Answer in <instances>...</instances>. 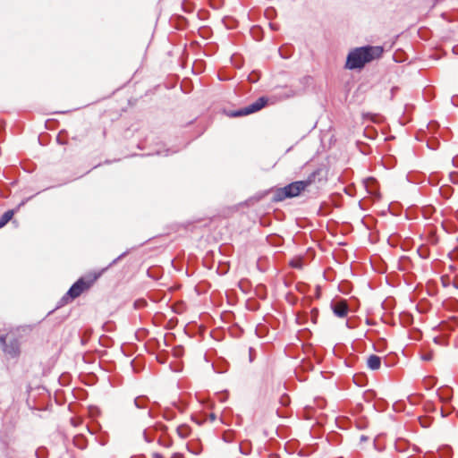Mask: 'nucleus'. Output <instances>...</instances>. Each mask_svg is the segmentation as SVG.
I'll return each instance as SVG.
<instances>
[{
    "instance_id": "nucleus-1",
    "label": "nucleus",
    "mask_w": 458,
    "mask_h": 458,
    "mask_svg": "<svg viewBox=\"0 0 458 458\" xmlns=\"http://www.w3.org/2000/svg\"><path fill=\"white\" fill-rule=\"evenodd\" d=\"M383 47L378 46H365L351 50L347 55L345 68L349 70L361 69L366 64L379 58Z\"/></svg>"
},
{
    "instance_id": "nucleus-2",
    "label": "nucleus",
    "mask_w": 458,
    "mask_h": 458,
    "mask_svg": "<svg viewBox=\"0 0 458 458\" xmlns=\"http://www.w3.org/2000/svg\"><path fill=\"white\" fill-rule=\"evenodd\" d=\"M305 191V184L301 181H296L283 188H277L274 191L271 200L273 202L283 201L287 198H293L299 196Z\"/></svg>"
},
{
    "instance_id": "nucleus-3",
    "label": "nucleus",
    "mask_w": 458,
    "mask_h": 458,
    "mask_svg": "<svg viewBox=\"0 0 458 458\" xmlns=\"http://www.w3.org/2000/svg\"><path fill=\"white\" fill-rule=\"evenodd\" d=\"M267 101H268L267 98L260 97L256 101L250 104L249 106L233 112L230 115L232 117H239V116H243V115H248V114H253L255 112L259 111L264 106H266V105L267 104Z\"/></svg>"
},
{
    "instance_id": "nucleus-4",
    "label": "nucleus",
    "mask_w": 458,
    "mask_h": 458,
    "mask_svg": "<svg viewBox=\"0 0 458 458\" xmlns=\"http://www.w3.org/2000/svg\"><path fill=\"white\" fill-rule=\"evenodd\" d=\"M93 280L91 282H85L83 278H80L71 286L66 295L64 296L63 299L66 300L70 298L71 300H73L79 297L85 290L89 288Z\"/></svg>"
},
{
    "instance_id": "nucleus-5",
    "label": "nucleus",
    "mask_w": 458,
    "mask_h": 458,
    "mask_svg": "<svg viewBox=\"0 0 458 458\" xmlns=\"http://www.w3.org/2000/svg\"><path fill=\"white\" fill-rule=\"evenodd\" d=\"M0 345L4 352L9 354L12 357H16L20 353L19 343L16 339H13L7 343V337L0 335Z\"/></svg>"
},
{
    "instance_id": "nucleus-6",
    "label": "nucleus",
    "mask_w": 458,
    "mask_h": 458,
    "mask_svg": "<svg viewBox=\"0 0 458 458\" xmlns=\"http://www.w3.org/2000/svg\"><path fill=\"white\" fill-rule=\"evenodd\" d=\"M332 310L338 318H344L348 313V306L344 301H338L332 304Z\"/></svg>"
},
{
    "instance_id": "nucleus-7",
    "label": "nucleus",
    "mask_w": 458,
    "mask_h": 458,
    "mask_svg": "<svg viewBox=\"0 0 458 458\" xmlns=\"http://www.w3.org/2000/svg\"><path fill=\"white\" fill-rule=\"evenodd\" d=\"M322 174H323V170L318 168L317 170H315L314 172H312L308 177L306 180H303V181H301V182H304L305 184V189L310 186V184L314 183L318 178V182H321L323 180H325V177L322 176Z\"/></svg>"
},
{
    "instance_id": "nucleus-8",
    "label": "nucleus",
    "mask_w": 458,
    "mask_h": 458,
    "mask_svg": "<svg viewBox=\"0 0 458 458\" xmlns=\"http://www.w3.org/2000/svg\"><path fill=\"white\" fill-rule=\"evenodd\" d=\"M367 365L370 369H378L381 365V358L377 355L372 354L368 358Z\"/></svg>"
},
{
    "instance_id": "nucleus-9",
    "label": "nucleus",
    "mask_w": 458,
    "mask_h": 458,
    "mask_svg": "<svg viewBox=\"0 0 458 458\" xmlns=\"http://www.w3.org/2000/svg\"><path fill=\"white\" fill-rule=\"evenodd\" d=\"M176 432L181 438H187L191 435V430L188 425L182 424L176 428Z\"/></svg>"
},
{
    "instance_id": "nucleus-10",
    "label": "nucleus",
    "mask_w": 458,
    "mask_h": 458,
    "mask_svg": "<svg viewBox=\"0 0 458 458\" xmlns=\"http://www.w3.org/2000/svg\"><path fill=\"white\" fill-rule=\"evenodd\" d=\"M13 210H8L4 212L0 217V229L4 227L13 216Z\"/></svg>"
},
{
    "instance_id": "nucleus-11",
    "label": "nucleus",
    "mask_w": 458,
    "mask_h": 458,
    "mask_svg": "<svg viewBox=\"0 0 458 458\" xmlns=\"http://www.w3.org/2000/svg\"><path fill=\"white\" fill-rule=\"evenodd\" d=\"M133 403L134 405L139 409H145L148 406V400L144 396L136 397Z\"/></svg>"
},
{
    "instance_id": "nucleus-12",
    "label": "nucleus",
    "mask_w": 458,
    "mask_h": 458,
    "mask_svg": "<svg viewBox=\"0 0 458 458\" xmlns=\"http://www.w3.org/2000/svg\"><path fill=\"white\" fill-rule=\"evenodd\" d=\"M267 242L269 244L279 246L281 245L282 239L277 235H268L267 236Z\"/></svg>"
},
{
    "instance_id": "nucleus-13",
    "label": "nucleus",
    "mask_w": 458,
    "mask_h": 458,
    "mask_svg": "<svg viewBox=\"0 0 458 458\" xmlns=\"http://www.w3.org/2000/svg\"><path fill=\"white\" fill-rule=\"evenodd\" d=\"M289 264L293 268L301 269L303 267V260L301 258H294Z\"/></svg>"
},
{
    "instance_id": "nucleus-14",
    "label": "nucleus",
    "mask_w": 458,
    "mask_h": 458,
    "mask_svg": "<svg viewBox=\"0 0 458 458\" xmlns=\"http://www.w3.org/2000/svg\"><path fill=\"white\" fill-rule=\"evenodd\" d=\"M425 233H427V242H429V243H432V244H435L437 243V237L436 235V231H424Z\"/></svg>"
},
{
    "instance_id": "nucleus-15",
    "label": "nucleus",
    "mask_w": 458,
    "mask_h": 458,
    "mask_svg": "<svg viewBox=\"0 0 458 458\" xmlns=\"http://www.w3.org/2000/svg\"><path fill=\"white\" fill-rule=\"evenodd\" d=\"M129 254V250H126L124 252H123L121 255H119L116 259H114L109 265V267H112L114 266V264H116L119 260H121L122 259H123L124 257H126L127 255Z\"/></svg>"
},
{
    "instance_id": "nucleus-16",
    "label": "nucleus",
    "mask_w": 458,
    "mask_h": 458,
    "mask_svg": "<svg viewBox=\"0 0 458 458\" xmlns=\"http://www.w3.org/2000/svg\"><path fill=\"white\" fill-rule=\"evenodd\" d=\"M441 280H442L444 286H448V285L452 284L451 277L448 276H442Z\"/></svg>"
},
{
    "instance_id": "nucleus-17",
    "label": "nucleus",
    "mask_w": 458,
    "mask_h": 458,
    "mask_svg": "<svg viewBox=\"0 0 458 458\" xmlns=\"http://www.w3.org/2000/svg\"><path fill=\"white\" fill-rule=\"evenodd\" d=\"M421 359L423 360H427V361L431 360L433 359V352H428L422 354Z\"/></svg>"
},
{
    "instance_id": "nucleus-18",
    "label": "nucleus",
    "mask_w": 458,
    "mask_h": 458,
    "mask_svg": "<svg viewBox=\"0 0 458 458\" xmlns=\"http://www.w3.org/2000/svg\"><path fill=\"white\" fill-rule=\"evenodd\" d=\"M143 437H144V440H145L147 443H151V442H153V440H154V439H153V437H150V436L148 435V433L147 432V430H144V431H143Z\"/></svg>"
},
{
    "instance_id": "nucleus-19",
    "label": "nucleus",
    "mask_w": 458,
    "mask_h": 458,
    "mask_svg": "<svg viewBox=\"0 0 458 458\" xmlns=\"http://www.w3.org/2000/svg\"><path fill=\"white\" fill-rule=\"evenodd\" d=\"M239 449H240L241 453L243 454H248L250 453V448H246L245 449L243 444H241L239 445Z\"/></svg>"
},
{
    "instance_id": "nucleus-20",
    "label": "nucleus",
    "mask_w": 458,
    "mask_h": 458,
    "mask_svg": "<svg viewBox=\"0 0 458 458\" xmlns=\"http://www.w3.org/2000/svg\"><path fill=\"white\" fill-rule=\"evenodd\" d=\"M452 285L458 289V276H455L454 278H451Z\"/></svg>"
},
{
    "instance_id": "nucleus-21",
    "label": "nucleus",
    "mask_w": 458,
    "mask_h": 458,
    "mask_svg": "<svg viewBox=\"0 0 458 458\" xmlns=\"http://www.w3.org/2000/svg\"><path fill=\"white\" fill-rule=\"evenodd\" d=\"M153 457H154V458H163V455H162L161 454L155 453V454H153Z\"/></svg>"
},
{
    "instance_id": "nucleus-22",
    "label": "nucleus",
    "mask_w": 458,
    "mask_h": 458,
    "mask_svg": "<svg viewBox=\"0 0 458 458\" xmlns=\"http://www.w3.org/2000/svg\"><path fill=\"white\" fill-rule=\"evenodd\" d=\"M360 439H361V441H365L367 439V437L364 436H361Z\"/></svg>"
},
{
    "instance_id": "nucleus-23",
    "label": "nucleus",
    "mask_w": 458,
    "mask_h": 458,
    "mask_svg": "<svg viewBox=\"0 0 458 458\" xmlns=\"http://www.w3.org/2000/svg\"><path fill=\"white\" fill-rule=\"evenodd\" d=\"M225 441H229V437H225Z\"/></svg>"
},
{
    "instance_id": "nucleus-24",
    "label": "nucleus",
    "mask_w": 458,
    "mask_h": 458,
    "mask_svg": "<svg viewBox=\"0 0 458 458\" xmlns=\"http://www.w3.org/2000/svg\"><path fill=\"white\" fill-rule=\"evenodd\" d=\"M225 441H229V437H225Z\"/></svg>"
},
{
    "instance_id": "nucleus-25",
    "label": "nucleus",
    "mask_w": 458,
    "mask_h": 458,
    "mask_svg": "<svg viewBox=\"0 0 458 458\" xmlns=\"http://www.w3.org/2000/svg\"><path fill=\"white\" fill-rule=\"evenodd\" d=\"M442 417H445V415L443 412V410H441Z\"/></svg>"
}]
</instances>
